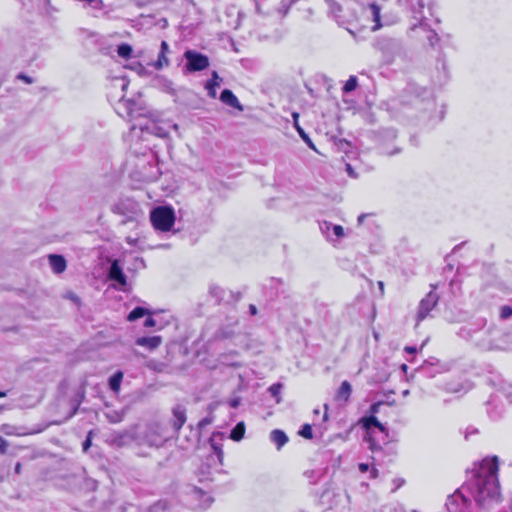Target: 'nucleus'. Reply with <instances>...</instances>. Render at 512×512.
<instances>
[{"instance_id": "f257e3e1", "label": "nucleus", "mask_w": 512, "mask_h": 512, "mask_svg": "<svg viewBox=\"0 0 512 512\" xmlns=\"http://www.w3.org/2000/svg\"><path fill=\"white\" fill-rule=\"evenodd\" d=\"M175 218L174 210L167 206L156 207L150 213L153 227L162 232H168L173 228Z\"/></svg>"}, {"instance_id": "f03ea898", "label": "nucleus", "mask_w": 512, "mask_h": 512, "mask_svg": "<svg viewBox=\"0 0 512 512\" xmlns=\"http://www.w3.org/2000/svg\"><path fill=\"white\" fill-rule=\"evenodd\" d=\"M185 58L187 60V69L189 71H201L208 67L209 60L206 56L199 54L195 51H187L185 52Z\"/></svg>"}, {"instance_id": "7ed1b4c3", "label": "nucleus", "mask_w": 512, "mask_h": 512, "mask_svg": "<svg viewBox=\"0 0 512 512\" xmlns=\"http://www.w3.org/2000/svg\"><path fill=\"white\" fill-rule=\"evenodd\" d=\"M48 263L52 271L56 274H61L66 270L67 262L62 255L50 254L48 255Z\"/></svg>"}, {"instance_id": "20e7f679", "label": "nucleus", "mask_w": 512, "mask_h": 512, "mask_svg": "<svg viewBox=\"0 0 512 512\" xmlns=\"http://www.w3.org/2000/svg\"><path fill=\"white\" fill-rule=\"evenodd\" d=\"M109 277L116 281L119 285L120 289H124V287L127 284L126 277L122 272V269L119 267L117 261H114L111 265L110 271H109Z\"/></svg>"}, {"instance_id": "39448f33", "label": "nucleus", "mask_w": 512, "mask_h": 512, "mask_svg": "<svg viewBox=\"0 0 512 512\" xmlns=\"http://www.w3.org/2000/svg\"><path fill=\"white\" fill-rule=\"evenodd\" d=\"M220 99L225 104H227V105H229V106H231L233 108H236L239 111L243 110V107L240 104L238 98L230 90H224L221 93Z\"/></svg>"}, {"instance_id": "423d86ee", "label": "nucleus", "mask_w": 512, "mask_h": 512, "mask_svg": "<svg viewBox=\"0 0 512 512\" xmlns=\"http://www.w3.org/2000/svg\"><path fill=\"white\" fill-rule=\"evenodd\" d=\"M161 343L160 337H143L137 340V344L150 350L157 348Z\"/></svg>"}, {"instance_id": "0eeeda50", "label": "nucleus", "mask_w": 512, "mask_h": 512, "mask_svg": "<svg viewBox=\"0 0 512 512\" xmlns=\"http://www.w3.org/2000/svg\"><path fill=\"white\" fill-rule=\"evenodd\" d=\"M270 437L271 440L278 446V448H281L288 441V437L281 430L272 431Z\"/></svg>"}, {"instance_id": "6e6552de", "label": "nucleus", "mask_w": 512, "mask_h": 512, "mask_svg": "<svg viewBox=\"0 0 512 512\" xmlns=\"http://www.w3.org/2000/svg\"><path fill=\"white\" fill-rule=\"evenodd\" d=\"M352 391V387L350 383L344 381L341 386L339 387L337 398L339 400L347 401L350 397Z\"/></svg>"}, {"instance_id": "1a4fd4ad", "label": "nucleus", "mask_w": 512, "mask_h": 512, "mask_svg": "<svg viewBox=\"0 0 512 512\" xmlns=\"http://www.w3.org/2000/svg\"><path fill=\"white\" fill-rule=\"evenodd\" d=\"M245 434V424L243 422L238 423L235 428L231 431L230 438L233 441H240Z\"/></svg>"}, {"instance_id": "9d476101", "label": "nucleus", "mask_w": 512, "mask_h": 512, "mask_svg": "<svg viewBox=\"0 0 512 512\" xmlns=\"http://www.w3.org/2000/svg\"><path fill=\"white\" fill-rule=\"evenodd\" d=\"M125 68L136 72L141 77H145V76L149 75L147 68L141 62H136V63L126 65Z\"/></svg>"}, {"instance_id": "9b49d317", "label": "nucleus", "mask_w": 512, "mask_h": 512, "mask_svg": "<svg viewBox=\"0 0 512 512\" xmlns=\"http://www.w3.org/2000/svg\"><path fill=\"white\" fill-rule=\"evenodd\" d=\"M122 379H123L122 372H117L113 376H111V378L109 380V386H110L111 390H113L114 392L117 393L120 389Z\"/></svg>"}, {"instance_id": "f8f14e48", "label": "nucleus", "mask_w": 512, "mask_h": 512, "mask_svg": "<svg viewBox=\"0 0 512 512\" xmlns=\"http://www.w3.org/2000/svg\"><path fill=\"white\" fill-rule=\"evenodd\" d=\"M170 64L169 58L164 52H160L157 61H155L152 65L157 70H162L165 67H168Z\"/></svg>"}, {"instance_id": "ddd939ff", "label": "nucleus", "mask_w": 512, "mask_h": 512, "mask_svg": "<svg viewBox=\"0 0 512 512\" xmlns=\"http://www.w3.org/2000/svg\"><path fill=\"white\" fill-rule=\"evenodd\" d=\"M149 311L145 308H142V307H138V308H135L127 317V320L132 322V321H135L139 318H142L146 315H149Z\"/></svg>"}, {"instance_id": "4468645a", "label": "nucleus", "mask_w": 512, "mask_h": 512, "mask_svg": "<svg viewBox=\"0 0 512 512\" xmlns=\"http://www.w3.org/2000/svg\"><path fill=\"white\" fill-rule=\"evenodd\" d=\"M362 422H363L364 427L368 431H370L372 426L379 428L381 431H384V427L382 426V424L377 420V418H375L373 416L369 417V418H364L362 420Z\"/></svg>"}, {"instance_id": "2eb2a0df", "label": "nucleus", "mask_w": 512, "mask_h": 512, "mask_svg": "<svg viewBox=\"0 0 512 512\" xmlns=\"http://www.w3.org/2000/svg\"><path fill=\"white\" fill-rule=\"evenodd\" d=\"M117 53L120 57L128 59L132 56L133 48L128 44H121L117 48Z\"/></svg>"}, {"instance_id": "dca6fc26", "label": "nucleus", "mask_w": 512, "mask_h": 512, "mask_svg": "<svg viewBox=\"0 0 512 512\" xmlns=\"http://www.w3.org/2000/svg\"><path fill=\"white\" fill-rule=\"evenodd\" d=\"M297 132L299 133L300 137L307 143V145L312 148L313 150H316L313 142L311 141V139L308 137V135L304 132V130L301 128V126L299 125L298 122H296L294 124Z\"/></svg>"}, {"instance_id": "f3484780", "label": "nucleus", "mask_w": 512, "mask_h": 512, "mask_svg": "<svg viewBox=\"0 0 512 512\" xmlns=\"http://www.w3.org/2000/svg\"><path fill=\"white\" fill-rule=\"evenodd\" d=\"M299 434L306 438V439H311L312 438V428L310 425L306 424L305 426H303V428L299 431Z\"/></svg>"}, {"instance_id": "a211bd4d", "label": "nucleus", "mask_w": 512, "mask_h": 512, "mask_svg": "<svg viewBox=\"0 0 512 512\" xmlns=\"http://www.w3.org/2000/svg\"><path fill=\"white\" fill-rule=\"evenodd\" d=\"M357 85V80L355 77H351L345 84L344 90L350 92L355 89Z\"/></svg>"}, {"instance_id": "6ab92c4d", "label": "nucleus", "mask_w": 512, "mask_h": 512, "mask_svg": "<svg viewBox=\"0 0 512 512\" xmlns=\"http://www.w3.org/2000/svg\"><path fill=\"white\" fill-rule=\"evenodd\" d=\"M333 231L335 235L338 237H342L344 235V230L341 226H334Z\"/></svg>"}, {"instance_id": "aec40b11", "label": "nucleus", "mask_w": 512, "mask_h": 512, "mask_svg": "<svg viewBox=\"0 0 512 512\" xmlns=\"http://www.w3.org/2000/svg\"><path fill=\"white\" fill-rule=\"evenodd\" d=\"M207 89H208V92H209L210 96L215 97V95H216L215 84L214 83H209L207 85Z\"/></svg>"}, {"instance_id": "412c9836", "label": "nucleus", "mask_w": 512, "mask_h": 512, "mask_svg": "<svg viewBox=\"0 0 512 512\" xmlns=\"http://www.w3.org/2000/svg\"><path fill=\"white\" fill-rule=\"evenodd\" d=\"M18 78H19V79H21L22 81H24V82H25V83H27V84H31V83H33V79H32L31 77L26 76V75H23V74H20V75L18 76Z\"/></svg>"}, {"instance_id": "4be33fe9", "label": "nucleus", "mask_w": 512, "mask_h": 512, "mask_svg": "<svg viewBox=\"0 0 512 512\" xmlns=\"http://www.w3.org/2000/svg\"><path fill=\"white\" fill-rule=\"evenodd\" d=\"M155 324H156V323H155V320H154V319H152V318H147V319H146V321H145V323H144V325H145L146 327H154V326H155Z\"/></svg>"}, {"instance_id": "5701e85b", "label": "nucleus", "mask_w": 512, "mask_h": 512, "mask_svg": "<svg viewBox=\"0 0 512 512\" xmlns=\"http://www.w3.org/2000/svg\"><path fill=\"white\" fill-rule=\"evenodd\" d=\"M160 52H164V54L167 55V52H168V44L163 41L162 44H161V51Z\"/></svg>"}, {"instance_id": "b1692460", "label": "nucleus", "mask_w": 512, "mask_h": 512, "mask_svg": "<svg viewBox=\"0 0 512 512\" xmlns=\"http://www.w3.org/2000/svg\"><path fill=\"white\" fill-rule=\"evenodd\" d=\"M6 447H7V443L5 441H2L1 444H0V451L2 453H5Z\"/></svg>"}, {"instance_id": "393cba45", "label": "nucleus", "mask_w": 512, "mask_h": 512, "mask_svg": "<svg viewBox=\"0 0 512 512\" xmlns=\"http://www.w3.org/2000/svg\"><path fill=\"white\" fill-rule=\"evenodd\" d=\"M405 350L407 352H409V353H415L416 352L415 348H411V347H406Z\"/></svg>"}, {"instance_id": "a878e982", "label": "nucleus", "mask_w": 512, "mask_h": 512, "mask_svg": "<svg viewBox=\"0 0 512 512\" xmlns=\"http://www.w3.org/2000/svg\"><path fill=\"white\" fill-rule=\"evenodd\" d=\"M360 469L361 471L365 472L368 469V466L366 464H361Z\"/></svg>"}, {"instance_id": "bb28decb", "label": "nucleus", "mask_w": 512, "mask_h": 512, "mask_svg": "<svg viewBox=\"0 0 512 512\" xmlns=\"http://www.w3.org/2000/svg\"><path fill=\"white\" fill-rule=\"evenodd\" d=\"M292 116L294 118V124H295L296 122H298L299 115H298V113H293Z\"/></svg>"}, {"instance_id": "cd10ccee", "label": "nucleus", "mask_w": 512, "mask_h": 512, "mask_svg": "<svg viewBox=\"0 0 512 512\" xmlns=\"http://www.w3.org/2000/svg\"><path fill=\"white\" fill-rule=\"evenodd\" d=\"M379 404H375L372 406V412L376 413L378 410Z\"/></svg>"}, {"instance_id": "c85d7f7f", "label": "nucleus", "mask_w": 512, "mask_h": 512, "mask_svg": "<svg viewBox=\"0 0 512 512\" xmlns=\"http://www.w3.org/2000/svg\"><path fill=\"white\" fill-rule=\"evenodd\" d=\"M401 368L405 372L407 370V365L403 364Z\"/></svg>"}, {"instance_id": "c756f323", "label": "nucleus", "mask_w": 512, "mask_h": 512, "mask_svg": "<svg viewBox=\"0 0 512 512\" xmlns=\"http://www.w3.org/2000/svg\"><path fill=\"white\" fill-rule=\"evenodd\" d=\"M5 396H6V393H5V392H1V391H0V398H3V397H5Z\"/></svg>"}, {"instance_id": "7c9ffc66", "label": "nucleus", "mask_w": 512, "mask_h": 512, "mask_svg": "<svg viewBox=\"0 0 512 512\" xmlns=\"http://www.w3.org/2000/svg\"><path fill=\"white\" fill-rule=\"evenodd\" d=\"M213 76H214V78H217V73H216V72H214V73H213Z\"/></svg>"}, {"instance_id": "2f4dec72", "label": "nucleus", "mask_w": 512, "mask_h": 512, "mask_svg": "<svg viewBox=\"0 0 512 512\" xmlns=\"http://www.w3.org/2000/svg\"><path fill=\"white\" fill-rule=\"evenodd\" d=\"M363 216L359 217V222H362Z\"/></svg>"}]
</instances>
